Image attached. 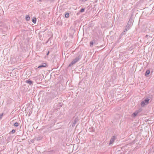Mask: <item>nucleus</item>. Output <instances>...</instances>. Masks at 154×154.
<instances>
[{
    "mask_svg": "<svg viewBox=\"0 0 154 154\" xmlns=\"http://www.w3.org/2000/svg\"><path fill=\"white\" fill-rule=\"evenodd\" d=\"M81 57L79 56L76 57L75 59H73L71 63L69 65V66L70 67L72 66L75 63L77 62L81 59Z\"/></svg>",
    "mask_w": 154,
    "mask_h": 154,
    "instance_id": "1",
    "label": "nucleus"
},
{
    "mask_svg": "<svg viewBox=\"0 0 154 154\" xmlns=\"http://www.w3.org/2000/svg\"><path fill=\"white\" fill-rule=\"evenodd\" d=\"M137 114H138L137 112H134V113H133L132 116L134 117L135 116L137 115Z\"/></svg>",
    "mask_w": 154,
    "mask_h": 154,
    "instance_id": "14",
    "label": "nucleus"
},
{
    "mask_svg": "<svg viewBox=\"0 0 154 154\" xmlns=\"http://www.w3.org/2000/svg\"><path fill=\"white\" fill-rule=\"evenodd\" d=\"M79 120V118L78 117H76L74 121V122H73L72 126V127H74L75 125V124Z\"/></svg>",
    "mask_w": 154,
    "mask_h": 154,
    "instance_id": "5",
    "label": "nucleus"
},
{
    "mask_svg": "<svg viewBox=\"0 0 154 154\" xmlns=\"http://www.w3.org/2000/svg\"><path fill=\"white\" fill-rule=\"evenodd\" d=\"M47 64L45 63H43L41 65L39 66L38 68H41L42 67H45L46 66Z\"/></svg>",
    "mask_w": 154,
    "mask_h": 154,
    "instance_id": "7",
    "label": "nucleus"
},
{
    "mask_svg": "<svg viewBox=\"0 0 154 154\" xmlns=\"http://www.w3.org/2000/svg\"><path fill=\"white\" fill-rule=\"evenodd\" d=\"M26 83L28 84L29 85H33L32 82L30 80H27L25 81Z\"/></svg>",
    "mask_w": 154,
    "mask_h": 154,
    "instance_id": "8",
    "label": "nucleus"
},
{
    "mask_svg": "<svg viewBox=\"0 0 154 154\" xmlns=\"http://www.w3.org/2000/svg\"><path fill=\"white\" fill-rule=\"evenodd\" d=\"M34 80L36 82H40L41 81L42 79H40V77L39 76H37L36 77H35L34 78Z\"/></svg>",
    "mask_w": 154,
    "mask_h": 154,
    "instance_id": "4",
    "label": "nucleus"
},
{
    "mask_svg": "<svg viewBox=\"0 0 154 154\" xmlns=\"http://www.w3.org/2000/svg\"><path fill=\"white\" fill-rule=\"evenodd\" d=\"M42 137H36L35 138V139L36 140H40L41 139H42Z\"/></svg>",
    "mask_w": 154,
    "mask_h": 154,
    "instance_id": "9",
    "label": "nucleus"
},
{
    "mask_svg": "<svg viewBox=\"0 0 154 154\" xmlns=\"http://www.w3.org/2000/svg\"><path fill=\"white\" fill-rule=\"evenodd\" d=\"M94 44L93 41H91L90 42V46L92 47L93 46Z\"/></svg>",
    "mask_w": 154,
    "mask_h": 154,
    "instance_id": "18",
    "label": "nucleus"
},
{
    "mask_svg": "<svg viewBox=\"0 0 154 154\" xmlns=\"http://www.w3.org/2000/svg\"><path fill=\"white\" fill-rule=\"evenodd\" d=\"M132 19L131 18L128 21L126 27L130 28V27H131L132 25Z\"/></svg>",
    "mask_w": 154,
    "mask_h": 154,
    "instance_id": "3",
    "label": "nucleus"
},
{
    "mask_svg": "<svg viewBox=\"0 0 154 154\" xmlns=\"http://www.w3.org/2000/svg\"><path fill=\"white\" fill-rule=\"evenodd\" d=\"M2 116H3V114H2L0 115V119L2 118Z\"/></svg>",
    "mask_w": 154,
    "mask_h": 154,
    "instance_id": "21",
    "label": "nucleus"
},
{
    "mask_svg": "<svg viewBox=\"0 0 154 154\" xmlns=\"http://www.w3.org/2000/svg\"><path fill=\"white\" fill-rule=\"evenodd\" d=\"M129 28L126 26V28L124 31L123 33H124V32H125L126 31H127L128 30H129Z\"/></svg>",
    "mask_w": 154,
    "mask_h": 154,
    "instance_id": "13",
    "label": "nucleus"
},
{
    "mask_svg": "<svg viewBox=\"0 0 154 154\" xmlns=\"http://www.w3.org/2000/svg\"><path fill=\"white\" fill-rule=\"evenodd\" d=\"M148 36V35H146V37H147Z\"/></svg>",
    "mask_w": 154,
    "mask_h": 154,
    "instance_id": "23",
    "label": "nucleus"
},
{
    "mask_svg": "<svg viewBox=\"0 0 154 154\" xmlns=\"http://www.w3.org/2000/svg\"><path fill=\"white\" fill-rule=\"evenodd\" d=\"M69 16V13H66L65 14V17L66 18H68Z\"/></svg>",
    "mask_w": 154,
    "mask_h": 154,
    "instance_id": "17",
    "label": "nucleus"
},
{
    "mask_svg": "<svg viewBox=\"0 0 154 154\" xmlns=\"http://www.w3.org/2000/svg\"><path fill=\"white\" fill-rule=\"evenodd\" d=\"M149 100V99L148 98H146L140 104L141 106H143L145 105L148 104Z\"/></svg>",
    "mask_w": 154,
    "mask_h": 154,
    "instance_id": "2",
    "label": "nucleus"
},
{
    "mask_svg": "<svg viewBox=\"0 0 154 154\" xmlns=\"http://www.w3.org/2000/svg\"><path fill=\"white\" fill-rule=\"evenodd\" d=\"M14 125L15 126L17 127L19 125V124L17 122H15L14 123Z\"/></svg>",
    "mask_w": 154,
    "mask_h": 154,
    "instance_id": "15",
    "label": "nucleus"
},
{
    "mask_svg": "<svg viewBox=\"0 0 154 154\" xmlns=\"http://www.w3.org/2000/svg\"><path fill=\"white\" fill-rule=\"evenodd\" d=\"M115 140V137L114 136H113L110 139V142L109 143V145L112 144L114 141Z\"/></svg>",
    "mask_w": 154,
    "mask_h": 154,
    "instance_id": "6",
    "label": "nucleus"
},
{
    "mask_svg": "<svg viewBox=\"0 0 154 154\" xmlns=\"http://www.w3.org/2000/svg\"><path fill=\"white\" fill-rule=\"evenodd\" d=\"M84 11H85V9L84 8H83L81 9V10L80 11V12H83Z\"/></svg>",
    "mask_w": 154,
    "mask_h": 154,
    "instance_id": "19",
    "label": "nucleus"
},
{
    "mask_svg": "<svg viewBox=\"0 0 154 154\" xmlns=\"http://www.w3.org/2000/svg\"><path fill=\"white\" fill-rule=\"evenodd\" d=\"M32 21L34 23H35L36 22V19L35 18V19H33L32 20Z\"/></svg>",
    "mask_w": 154,
    "mask_h": 154,
    "instance_id": "16",
    "label": "nucleus"
},
{
    "mask_svg": "<svg viewBox=\"0 0 154 154\" xmlns=\"http://www.w3.org/2000/svg\"><path fill=\"white\" fill-rule=\"evenodd\" d=\"M30 19V17L29 15H26V19L27 21H29Z\"/></svg>",
    "mask_w": 154,
    "mask_h": 154,
    "instance_id": "11",
    "label": "nucleus"
},
{
    "mask_svg": "<svg viewBox=\"0 0 154 154\" xmlns=\"http://www.w3.org/2000/svg\"><path fill=\"white\" fill-rule=\"evenodd\" d=\"M150 73V71L149 70H147L146 71L145 73V75L146 76L147 75H148Z\"/></svg>",
    "mask_w": 154,
    "mask_h": 154,
    "instance_id": "10",
    "label": "nucleus"
},
{
    "mask_svg": "<svg viewBox=\"0 0 154 154\" xmlns=\"http://www.w3.org/2000/svg\"><path fill=\"white\" fill-rule=\"evenodd\" d=\"M129 28L126 26V28L124 31L123 33H124V32H125L126 31H127L128 30H129Z\"/></svg>",
    "mask_w": 154,
    "mask_h": 154,
    "instance_id": "12",
    "label": "nucleus"
},
{
    "mask_svg": "<svg viewBox=\"0 0 154 154\" xmlns=\"http://www.w3.org/2000/svg\"><path fill=\"white\" fill-rule=\"evenodd\" d=\"M49 53V52H48V53H47V55Z\"/></svg>",
    "mask_w": 154,
    "mask_h": 154,
    "instance_id": "22",
    "label": "nucleus"
},
{
    "mask_svg": "<svg viewBox=\"0 0 154 154\" xmlns=\"http://www.w3.org/2000/svg\"><path fill=\"white\" fill-rule=\"evenodd\" d=\"M15 132V130L14 129L12 130L11 131V133H12V134H14Z\"/></svg>",
    "mask_w": 154,
    "mask_h": 154,
    "instance_id": "20",
    "label": "nucleus"
}]
</instances>
